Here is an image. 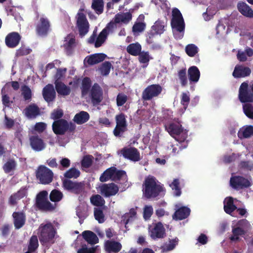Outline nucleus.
<instances>
[{"mask_svg":"<svg viewBox=\"0 0 253 253\" xmlns=\"http://www.w3.org/2000/svg\"><path fill=\"white\" fill-rule=\"evenodd\" d=\"M100 193L105 197H110L116 195L119 190L117 185L114 183L103 184L100 187Z\"/></svg>","mask_w":253,"mask_h":253,"instance_id":"16","label":"nucleus"},{"mask_svg":"<svg viewBox=\"0 0 253 253\" xmlns=\"http://www.w3.org/2000/svg\"><path fill=\"white\" fill-rule=\"evenodd\" d=\"M29 139L30 145L35 151H41L45 148V143L39 136L32 135Z\"/></svg>","mask_w":253,"mask_h":253,"instance_id":"21","label":"nucleus"},{"mask_svg":"<svg viewBox=\"0 0 253 253\" xmlns=\"http://www.w3.org/2000/svg\"><path fill=\"white\" fill-rule=\"evenodd\" d=\"M42 96L45 101L47 103H50L55 100L56 92L52 84H49L43 87Z\"/></svg>","mask_w":253,"mask_h":253,"instance_id":"22","label":"nucleus"},{"mask_svg":"<svg viewBox=\"0 0 253 253\" xmlns=\"http://www.w3.org/2000/svg\"><path fill=\"white\" fill-rule=\"evenodd\" d=\"M146 27V25L143 22H136L132 27V32L134 33L143 32Z\"/></svg>","mask_w":253,"mask_h":253,"instance_id":"64","label":"nucleus"},{"mask_svg":"<svg viewBox=\"0 0 253 253\" xmlns=\"http://www.w3.org/2000/svg\"><path fill=\"white\" fill-rule=\"evenodd\" d=\"M22 95L25 100H30L32 98V91L29 86L24 85L22 86Z\"/></svg>","mask_w":253,"mask_h":253,"instance_id":"55","label":"nucleus"},{"mask_svg":"<svg viewBox=\"0 0 253 253\" xmlns=\"http://www.w3.org/2000/svg\"><path fill=\"white\" fill-rule=\"evenodd\" d=\"M238 135L240 138H248L253 136V126H247L238 132Z\"/></svg>","mask_w":253,"mask_h":253,"instance_id":"37","label":"nucleus"},{"mask_svg":"<svg viewBox=\"0 0 253 253\" xmlns=\"http://www.w3.org/2000/svg\"><path fill=\"white\" fill-rule=\"evenodd\" d=\"M251 73V70L249 67L242 65H236L232 75L235 78H240L248 76Z\"/></svg>","mask_w":253,"mask_h":253,"instance_id":"23","label":"nucleus"},{"mask_svg":"<svg viewBox=\"0 0 253 253\" xmlns=\"http://www.w3.org/2000/svg\"><path fill=\"white\" fill-rule=\"evenodd\" d=\"M132 19V15L130 12H125L122 13H118L115 16L114 21L116 23L121 22L125 24L128 23Z\"/></svg>","mask_w":253,"mask_h":253,"instance_id":"34","label":"nucleus"},{"mask_svg":"<svg viewBox=\"0 0 253 253\" xmlns=\"http://www.w3.org/2000/svg\"><path fill=\"white\" fill-rule=\"evenodd\" d=\"M116 126L127 127V122L126 115L123 113H120L115 117Z\"/></svg>","mask_w":253,"mask_h":253,"instance_id":"49","label":"nucleus"},{"mask_svg":"<svg viewBox=\"0 0 253 253\" xmlns=\"http://www.w3.org/2000/svg\"><path fill=\"white\" fill-rule=\"evenodd\" d=\"M93 157L91 155H85L84 156L82 161V166L85 168H89L92 164Z\"/></svg>","mask_w":253,"mask_h":253,"instance_id":"54","label":"nucleus"},{"mask_svg":"<svg viewBox=\"0 0 253 253\" xmlns=\"http://www.w3.org/2000/svg\"><path fill=\"white\" fill-rule=\"evenodd\" d=\"M53 175L51 169L43 165L40 166L36 172L37 179L44 185L49 184L52 181Z\"/></svg>","mask_w":253,"mask_h":253,"instance_id":"6","label":"nucleus"},{"mask_svg":"<svg viewBox=\"0 0 253 253\" xmlns=\"http://www.w3.org/2000/svg\"><path fill=\"white\" fill-rule=\"evenodd\" d=\"M39 247V242L38 237L36 235H32L29 242L28 245V250L33 252H36Z\"/></svg>","mask_w":253,"mask_h":253,"instance_id":"43","label":"nucleus"},{"mask_svg":"<svg viewBox=\"0 0 253 253\" xmlns=\"http://www.w3.org/2000/svg\"><path fill=\"white\" fill-rule=\"evenodd\" d=\"M188 75L190 82L197 83L200 77V72L197 67L193 66L188 70Z\"/></svg>","mask_w":253,"mask_h":253,"instance_id":"33","label":"nucleus"},{"mask_svg":"<svg viewBox=\"0 0 253 253\" xmlns=\"http://www.w3.org/2000/svg\"><path fill=\"white\" fill-rule=\"evenodd\" d=\"M21 39V36L18 33L12 32L6 36L5 43L8 47L13 48L19 44Z\"/></svg>","mask_w":253,"mask_h":253,"instance_id":"18","label":"nucleus"},{"mask_svg":"<svg viewBox=\"0 0 253 253\" xmlns=\"http://www.w3.org/2000/svg\"><path fill=\"white\" fill-rule=\"evenodd\" d=\"M54 84L56 90L59 94L63 96H67L70 94L71 92L70 87L60 81H55Z\"/></svg>","mask_w":253,"mask_h":253,"instance_id":"30","label":"nucleus"},{"mask_svg":"<svg viewBox=\"0 0 253 253\" xmlns=\"http://www.w3.org/2000/svg\"><path fill=\"white\" fill-rule=\"evenodd\" d=\"M128 97L123 93H119L116 98V103L118 107L122 106L127 101Z\"/></svg>","mask_w":253,"mask_h":253,"instance_id":"59","label":"nucleus"},{"mask_svg":"<svg viewBox=\"0 0 253 253\" xmlns=\"http://www.w3.org/2000/svg\"><path fill=\"white\" fill-rule=\"evenodd\" d=\"M39 230L40 232L39 239L42 244L45 245L54 243V239L56 230L51 222L41 224Z\"/></svg>","mask_w":253,"mask_h":253,"instance_id":"2","label":"nucleus"},{"mask_svg":"<svg viewBox=\"0 0 253 253\" xmlns=\"http://www.w3.org/2000/svg\"><path fill=\"white\" fill-rule=\"evenodd\" d=\"M91 87V81L89 78H84L82 82V94L83 95H86Z\"/></svg>","mask_w":253,"mask_h":253,"instance_id":"45","label":"nucleus"},{"mask_svg":"<svg viewBox=\"0 0 253 253\" xmlns=\"http://www.w3.org/2000/svg\"><path fill=\"white\" fill-rule=\"evenodd\" d=\"M243 109L246 116L253 120V106L251 104L246 103L243 105Z\"/></svg>","mask_w":253,"mask_h":253,"instance_id":"52","label":"nucleus"},{"mask_svg":"<svg viewBox=\"0 0 253 253\" xmlns=\"http://www.w3.org/2000/svg\"><path fill=\"white\" fill-rule=\"evenodd\" d=\"M136 215V211L135 209L131 208L130 209L128 213H126L123 216V222L125 224V226L126 227V224L128 223L130 220V218H132L134 217Z\"/></svg>","mask_w":253,"mask_h":253,"instance_id":"61","label":"nucleus"},{"mask_svg":"<svg viewBox=\"0 0 253 253\" xmlns=\"http://www.w3.org/2000/svg\"><path fill=\"white\" fill-rule=\"evenodd\" d=\"M123 157L133 162H138L140 160V155L138 149L133 147H124L121 150Z\"/></svg>","mask_w":253,"mask_h":253,"instance_id":"14","label":"nucleus"},{"mask_svg":"<svg viewBox=\"0 0 253 253\" xmlns=\"http://www.w3.org/2000/svg\"><path fill=\"white\" fill-rule=\"evenodd\" d=\"M116 168L112 167L105 170L101 175L99 180L102 182L107 181L109 179L112 180L113 175L115 172Z\"/></svg>","mask_w":253,"mask_h":253,"instance_id":"36","label":"nucleus"},{"mask_svg":"<svg viewBox=\"0 0 253 253\" xmlns=\"http://www.w3.org/2000/svg\"><path fill=\"white\" fill-rule=\"evenodd\" d=\"M190 210L186 207H182L177 210L172 215V218L175 220H181L186 218L190 214Z\"/></svg>","mask_w":253,"mask_h":253,"instance_id":"26","label":"nucleus"},{"mask_svg":"<svg viewBox=\"0 0 253 253\" xmlns=\"http://www.w3.org/2000/svg\"><path fill=\"white\" fill-rule=\"evenodd\" d=\"M108 35V32H106V29H103L96 38L95 42V47H100L105 42Z\"/></svg>","mask_w":253,"mask_h":253,"instance_id":"39","label":"nucleus"},{"mask_svg":"<svg viewBox=\"0 0 253 253\" xmlns=\"http://www.w3.org/2000/svg\"><path fill=\"white\" fill-rule=\"evenodd\" d=\"M26 187H22L16 193L11 195L9 198V203L10 205L15 206L17 202L26 196L27 194Z\"/></svg>","mask_w":253,"mask_h":253,"instance_id":"25","label":"nucleus"},{"mask_svg":"<svg viewBox=\"0 0 253 253\" xmlns=\"http://www.w3.org/2000/svg\"><path fill=\"white\" fill-rule=\"evenodd\" d=\"M77 25L79 34L82 37L84 36L88 32L89 23L85 14L82 12L78 13Z\"/></svg>","mask_w":253,"mask_h":253,"instance_id":"12","label":"nucleus"},{"mask_svg":"<svg viewBox=\"0 0 253 253\" xmlns=\"http://www.w3.org/2000/svg\"><path fill=\"white\" fill-rule=\"evenodd\" d=\"M141 49V44L136 42L129 44L126 47V51L129 54L136 56L140 54Z\"/></svg>","mask_w":253,"mask_h":253,"instance_id":"35","label":"nucleus"},{"mask_svg":"<svg viewBox=\"0 0 253 253\" xmlns=\"http://www.w3.org/2000/svg\"><path fill=\"white\" fill-rule=\"evenodd\" d=\"M63 196V194L61 191L54 189L50 193L49 199L52 202H58L62 200Z\"/></svg>","mask_w":253,"mask_h":253,"instance_id":"44","label":"nucleus"},{"mask_svg":"<svg viewBox=\"0 0 253 253\" xmlns=\"http://www.w3.org/2000/svg\"><path fill=\"white\" fill-rule=\"evenodd\" d=\"M233 235L230 237L231 241H235L239 240V236H242L246 234L245 231L241 227H237L232 229Z\"/></svg>","mask_w":253,"mask_h":253,"instance_id":"41","label":"nucleus"},{"mask_svg":"<svg viewBox=\"0 0 253 253\" xmlns=\"http://www.w3.org/2000/svg\"><path fill=\"white\" fill-rule=\"evenodd\" d=\"M171 26L172 29H175L179 32H182L185 29V23L182 14L177 8H174L172 10V18Z\"/></svg>","mask_w":253,"mask_h":253,"instance_id":"10","label":"nucleus"},{"mask_svg":"<svg viewBox=\"0 0 253 253\" xmlns=\"http://www.w3.org/2000/svg\"><path fill=\"white\" fill-rule=\"evenodd\" d=\"M230 184L235 189H240L248 188L250 186V182L245 177L241 176H234L230 178Z\"/></svg>","mask_w":253,"mask_h":253,"instance_id":"15","label":"nucleus"},{"mask_svg":"<svg viewBox=\"0 0 253 253\" xmlns=\"http://www.w3.org/2000/svg\"><path fill=\"white\" fill-rule=\"evenodd\" d=\"M165 129L171 136L178 142H184L188 136L187 131L184 129L179 123L174 122L165 125Z\"/></svg>","mask_w":253,"mask_h":253,"instance_id":"3","label":"nucleus"},{"mask_svg":"<svg viewBox=\"0 0 253 253\" xmlns=\"http://www.w3.org/2000/svg\"><path fill=\"white\" fill-rule=\"evenodd\" d=\"M53 132L56 135H64L66 132L74 133L76 129L74 123L68 122L67 120L61 119L54 121L52 125Z\"/></svg>","mask_w":253,"mask_h":253,"instance_id":"4","label":"nucleus"},{"mask_svg":"<svg viewBox=\"0 0 253 253\" xmlns=\"http://www.w3.org/2000/svg\"><path fill=\"white\" fill-rule=\"evenodd\" d=\"M248 84L243 83L239 90V99L242 103L253 102V93L248 89Z\"/></svg>","mask_w":253,"mask_h":253,"instance_id":"13","label":"nucleus"},{"mask_svg":"<svg viewBox=\"0 0 253 253\" xmlns=\"http://www.w3.org/2000/svg\"><path fill=\"white\" fill-rule=\"evenodd\" d=\"M80 171L75 168H72L66 171L64 176L67 178H77L80 175Z\"/></svg>","mask_w":253,"mask_h":253,"instance_id":"47","label":"nucleus"},{"mask_svg":"<svg viewBox=\"0 0 253 253\" xmlns=\"http://www.w3.org/2000/svg\"><path fill=\"white\" fill-rule=\"evenodd\" d=\"M151 28L153 30L156 31V33L161 34L165 31V23L164 21L158 19Z\"/></svg>","mask_w":253,"mask_h":253,"instance_id":"48","label":"nucleus"},{"mask_svg":"<svg viewBox=\"0 0 253 253\" xmlns=\"http://www.w3.org/2000/svg\"><path fill=\"white\" fill-rule=\"evenodd\" d=\"M12 216L14 227L16 229H19L22 228L26 223V215L23 211H14Z\"/></svg>","mask_w":253,"mask_h":253,"instance_id":"19","label":"nucleus"},{"mask_svg":"<svg viewBox=\"0 0 253 253\" xmlns=\"http://www.w3.org/2000/svg\"><path fill=\"white\" fill-rule=\"evenodd\" d=\"M82 236L88 244L91 245L97 244L99 241L96 235L89 230L84 231L82 233Z\"/></svg>","mask_w":253,"mask_h":253,"instance_id":"32","label":"nucleus"},{"mask_svg":"<svg viewBox=\"0 0 253 253\" xmlns=\"http://www.w3.org/2000/svg\"><path fill=\"white\" fill-rule=\"evenodd\" d=\"M36 207L40 210L45 211H52L55 207L48 200V192L45 190L40 192L36 197Z\"/></svg>","mask_w":253,"mask_h":253,"instance_id":"5","label":"nucleus"},{"mask_svg":"<svg viewBox=\"0 0 253 253\" xmlns=\"http://www.w3.org/2000/svg\"><path fill=\"white\" fill-rule=\"evenodd\" d=\"M106 56L104 53H95L86 56L84 61L89 65H93L103 61Z\"/></svg>","mask_w":253,"mask_h":253,"instance_id":"24","label":"nucleus"},{"mask_svg":"<svg viewBox=\"0 0 253 253\" xmlns=\"http://www.w3.org/2000/svg\"><path fill=\"white\" fill-rule=\"evenodd\" d=\"M90 116L87 112L82 111L75 115L73 120L78 125H82L87 122Z\"/></svg>","mask_w":253,"mask_h":253,"instance_id":"31","label":"nucleus"},{"mask_svg":"<svg viewBox=\"0 0 253 253\" xmlns=\"http://www.w3.org/2000/svg\"><path fill=\"white\" fill-rule=\"evenodd\" d=\"M62 182L64 189L73 194H81L84 191L85 184L84 182L73 181L65 179Z\"/></svg>","mask_w":253,"mask_h":253,"instance_id":"9","label":"nucleus"},{"mask_svg":"<svg viewBox=\"0 0 253 253\" xmlns=\"http://www.w3.org/2000/svg\"><path fill=\"white\" fill-rule=\"evenodd\" d=\"M138 56V60L140 63L148 64L150 57L148 51H140Z\"/></svg>","mask_w":253,"mask_h":253,"instance_id":"58","label":"nucleus"},{"mask_svg":"<svg viewBox=\"0 0 253 253\" xmlns=\"http://www.w3.org/2000/svg\"><path fill=\"white\" fill-rule=\"evenodd\" d=\"M237 207L234 204L233 198L231 197L227 199L226 202L224 205V210L226 213L230 214Z\"/></svg>","mask_w":253,"mask_h":253,"instance_id":"38","label":"nucleus"},{"mask_svg":"<svg viewBox=\"0 0 253 253\" xmlns=\"http://www.w3.org/2000/svg\"><path fill=\"white\" fill-rule=\"evenodd\" d=\"M111 67L112 64L110 62L105 61L102 64L99 68L101 74L103 76H107L110 72Z\"/></svg>","mask_w":253,"mask_h":253,"instance_id":"51","label":"nucleus"},{"mask_svg":"<svg viewBox=\"0 0 253 253\" xmlns=\"http://www.w3.org/2000/svg\"><path fill=\"white\" fill-rule=\"evenodd\" d=\"M185 52L190 57H194L198 52V47L194 44H189L185 47Z\"/></svg>","mask_w":253,"mask_h":253,"instance_id":"50","label":"nucleus"},{"mask_svg":"<svg viewBox=\"0 0 253 253\" xmlns=\"http://www.w3.org/2000/svg\"><path fill=\"white\" fill-rule=\"evenodd\" d=\"M31 51L32 50L30 48L26 47L25 45H22L16 50L15 56L16 57H20L27 55L30 54Z\"/></svg>","mask_w":253,"mask_h":253,"instance_id":"60","label":"nucleus"},{"mask_svg":"<svg viewBox=\"0 0 253 253\" xmlns=\"http://www.w3.org/2000/svg\"><path fill=\"white\" fill-rule=\"evenodd\" d=\"M238 11L244 16L253 18V10L246 3L240 1L237 4Z\"/></svg>","mask_w":253,"mask_h":253,"instance_id":"27","label":"nucleus"},{"mask_svg":"<svg viewBox=\"0 0 253 253\" xmlns=\"http://www.w3.org/2000/svg\"><path fill=\"white\" fill-rule=\"evenodd\" d=\"M36 33L38 36L45 37L51 31L50 20L46 17L40 18L36 24Z\"/></svg>","mask_w":253,"mask_h":253,"instance_id":"7","label":"nucleus"},{"mask_svg":"<svg viewBox=\"0 0 253 253\" xmlns=\"http://www.w3.org/2000/svg\"><path fill=\"white\" fill-rule=\"evenodd\" d=\"M25 115L30 119L36 118L40 114V110L35 104H32L28 106L24 110Z\"/></svg>","mask_w":253,"mask_h":253,"instance_id":"28","label":"nucleus"},{"mask_svg":"<svg viewBox=\"0 0 253 253\" xmlns=\"http://www.w3.org/2000/svg\"><path fill=\"white\" fill-rule=\"evenodd\" d=\"M64 112L61 109H54L50 115V118L54 121L61 119L63 116Z\"/></svg>","mask_w":253,"mask_h":253,"instance_id":"63","label":"nucleus"},{"mask_svg":"<svg viewBox=\"0 0 253 253\" xmlns=\"http://www.w3.org/2000/svg\"><path fill=\"white\" fill-rule=\"evenodd\" d=\"M178 76L180 81L181 85L183 86L186 85L187 84V79L186 68L180 70L178 72Z\"/></svg>","mask_w":253,"mask_h":253,"instance_id":"56","label":"nucleus"},{"mask_svg":"<svg viewBox=\"0 0 253 253\" xmlns=\"http://www.w3.org/2000/svg\"><path fill=\"white\" fill-rule=\"evenodd\" d=\"M105 250L109 252L115 253L120 252L122 248L120 243L115 241H107L105 244Z\"/></svg>","mask_w":253,"mask_h":253,"instance_id":"29","label":"nucleus"},{"mask_svg":"<svg viewBox=\"0 0 253 253\" xmlns=\"http://www.w3.org/2000/svg\"><path fill=\"white\" fill-rule=\"evenodd\" d=\"M16 166V162L13 159H10L4 164L3 166V169L6 173H8L12 170H14Z\"/></svg>","mask_w":253,"mask_h":253,"instance_id":"46","label":"nucleus"},{"mask_svg":"<svg viewBox=\"0 0 253 253\" xmlns=\"http://www.w3.org/2000/svg\"><path fill=\"white\" fill-rule=\"evenodd\" d=\"M185 143L184 142H178V143L176 144H172L171 145V147L172 148V152L173 155L177 154L179 153V151H181L183 149L185 148L187 146V141L185 142V144L183 146L181 143Z\"/></svg>","mask_w":253,"mask_h":253,"instance_id":"57","label":"nucleus"},{"mask_svg":"<svg viewBox=\"0 0 253 253\" xmlns=\"http://www.w3.org/2000/svg\"><path fill=\"white\" fill-rule=\"evenodd\" d=\"M143 189V196L147 199L154 198L164 190V187L157 181L154 176L145 178Z\"/></svg>","mask_w":253,"mask_h":253,"instance_id":"1","label":"nucleus"},{"mask_svg":"<svg viewBox=\"0 0 253 253\" xmlns=\"http://www.w3.org/2000/svg\"><path fill=\"white\" fill-rule=\"evenodd\" d=\"M163 88L159 84H152L147 86L142 91V100L149 101L157 97L162 93Z\"/></svg>","mask_w":253,"mask_h":253,"instance_id":"8","label":"nucleus"},{"mask_svg":"<svg viewBox=\"0 0 253 253\" xmlns=\"http://www.w3.org/2000/svg\"><path fill=\"white\" fill-rule=\"evenodd\" d=\"M90 98L94 106L98 105L102 100V91L96 83L92 86L90 91Z\"/></svg>","mask_w":253,"mask_h":253,"instance_id":"17","label":"nucleus"},{"mask_svg":"<svg viewBox=\"0 0 253 253\" xmlns=\"http://www.w3.org/2000/svg\"><path fill=\"white\" fill-rule=\"evenodd\" d=\"M104 3L103 0H93L91 7L98 14L103 11Z\"/></svg>","mask_w":253,"mask_h":253,"instance_id":"42","label":"nucleus"},{"mask_svg":"<svg viewBox=\"0 0 253 253\" xmlns=\"http://www.w3.org/2000/svg\"><path fill=\"white\" fill-rule=\"evenodd\" d=\"M90 203L96 207H102L105 204L104 199L99 194L92 195L90 199Z\"/></svg>","mask_w":253,"mask_h":253,"instance_id":"40","label":"nucleus"},{"mask_svg":"<svg viewBox=\"0 0 253 253\" xmlns=\"http://www.w3.org/2000/svg\"><path fill=\"white\" fill-rule=\"evenodd\" d=\"M172 190H174V195L176 196H179L181 195V189L179 187V181L178 179H174L172 182L169 184Z\"/></svg>","mask_w":253,"mask_h":253,"instance_id":"62","label":"nucleus"},{"mask_svg":"<svg viewBox=\"0 0 253 253\" xmlns=\"http://www.w3.org/2000/svg\"><path fill=\"white\" fill-rule=\"evenodd\" d=\"M65 43L63 44V47L66 53L68 55H71L74 51V49L76 46V38L73 33L68 34L65 38Z\"/></svg>","mask_w":253,"mask_h":253,"instance_id":"20","label":"nucleus"},{"mask_svg":"<svg viewBox=\"0 0 253 253\" xmlns=\"http://www.w3.org/2000/svg\"><path fill=\"white\" fill-rule=\"evenodd\" d=\"M148 233L150 237L153 240L162 239L166 236L165 228L161 222L152 223L149 225Z\"/></svg>","mask_w":253,"mask_h":253,"instance_id":"11","label":"nucleus"},{"mask_svg":"<svg viewBox=\"0 0 253 253\" xmlns=\"http://www.w3.org/2000/svg\"><path fill=\"white\" fill-rule=\"evenodd\" d=\"M94 215L95 219L98 221L99 223H102L105 221V216L101 209L98 208H94Z\"/></svg>","mask_w":253,"mask_h":253,"instance_id":"53","label":"nucleus"}]
</instances>
